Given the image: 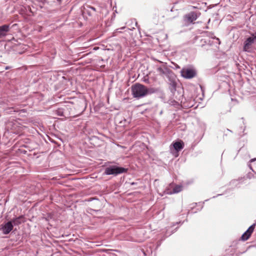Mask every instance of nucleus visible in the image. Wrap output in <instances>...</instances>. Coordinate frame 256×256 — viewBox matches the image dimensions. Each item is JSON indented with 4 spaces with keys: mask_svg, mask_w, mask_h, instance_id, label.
<instances>
[{
    "mask_svg": "<svg viewBox=\"0 0 256 256\" xmlns=\"http://www.w3.org/2000/svg\"><path fill=\"white\" fill-rule=\"evenodd\" d=\"M182 190V186L180 185H176V186L173 190L172 192H170V194H173L176 193H178L180 192H181Z\"/></svg>",
    "mask_w": 256,
    "mask_h": 256,
    "instance_id": "12",
    "label": "nucleus"
},
{
    "mask_svg": "<svg viewBox=\"0 0 256 256\" xmlns=\"http://www.w3.org/2000/svg\"><path fill=\"white\" fill-rule=\"evenodd\" d=\"M256 160V158L252 159V160H250V162H254V161Z\"/></svg>",
    "mask_w": 256,
    "mask_h": 256,
    "instance_id": "16",
    "label": "nucleus"
},
{
    "mask_svg": "<svg viewBox=\"0 0 256 256\" xmlns=\"http://www.w3.org/2000/svg\"><path fill=\"white\" fill-rule=\"evenodd\" d=\"M254 38H252V37H250L248 38L244 43V50L245 52H248V50L250 48V46H251L252 44L254 43Z\"/></svg>",
    "mask_w": 256,
    "mask_h": 256,
    "instance_id": "8",
    "label": "nucleus"
},
{
    "mask_svg": "<svg viewBox=\"0 0 256 256\" xmlns=\"http://www.w3.org/2000/svg\"><path fill=\"white\" fill-rule=\"evenodd\" d=\"M158 70L160 72L161 74H164V72L162 68H158Z\"/></svg>",
    "mask_w": 256,
    "mask_h": 256,
    "instance_id": "14",
    "label": "nucleus"
},
{
    "mask_svg": "<svg viewBox=\"0 0 256 256\" xmlns=\"http://www.w3.org/2000/svg\"><path fill=\"white\" fill-rule=\"evenodd\" d=\"M176 82L174 80H171L170 82V89L172 92L176 90Z\"/></svg>",
    "mask_w": 256,
    "mask_h": 256,
    "instance_id": "13",
    "label": "nucleus"
},
{
    "mask_svg": "<svg viewBox=\"0 0 256 256\" xmlns=\"http://www.w3.org/2000/svg\"><path fill=\"white\" fill-rule=\"evenodd\" d=\"M173 147L176 152H179L184 147V144L182 141L176 142L173 143Z\"/></svg>",
    "mask_w": 256,
    "mask_h": 256,
    "instance_id": "9",
    "label": "nucleus"
},
{
    "mask_svg": "<svg viewBox=\"0 0 256 256\" xmlns=\"http://www.w3.org/2000/svg\"><path fill=\"white\" fill-rule=\"evenodd\" d=\"M200 15V12H191L184 16V20L187 24L193 23Z\"/></svg>",
    "mask_w": 256,
    "mask_h": 256,
    "instance_id": "3",
    "label": "nucleus"
},
{
    "mask_svg": "<svg viewBox=\"0 0 256 256\" xmlns=\"http://www.w3.org/2000/svg\"><path fill=\"white\" fill-rule=\"evenodd\" d=\"M203 34H204V36H208L210 38H213V39H216L218 41V44H220V39L218 38H216L214 36V34L212 32H203Z\"/></svg>",
    "mask_w": 256,
    "mask_h": 256,
    "instance_id": "11",
    "label": "nucleus"
},
{
    "mask_svg": "<svg viewBox=\"0 0 256 256\" xmlns=\"http://www.w3.org/2000/svg\"><path fill=\"white\" fill-rule=\"evenodd\" d=\"M57 1L58 2H60L61 0H57Z\"/></svg>",
    "mask_w": 256,
    "mask_h": 256,
    "instance_id": "19",
    "label": "nucleus"
},
{
    "mask_svg": "<svg viewBox=\"0 0 256 256\" xmlns=\"http://www.w3.org/2000/svg\"><path fill=\"white\" fill-rule=\"evenodd\" d=\"M144 82H148V80H144Z\"/></svg>",
    "mask_w": 256,
    "mask_h": 256,
    "instance_id": "20",
    "label": "nucleus"
},
{
    "mask_svg": "<svg viewBox=\"0 0 256 256\" xmlns=\"http://www.w3.org/2000/svg\"><path fill=\"white\" fill-rule=\"evenodd\" d=\"M12 222V224L14 226H18L24 222V216H20L18 218H16L13 219Z\"/></svg>",
    "mask_w": 256,
    "mask_h": 256,
    "instance_id": "10",
    "label": "nucleus"
},
{
    "mask_svg": "<svg viewBox=\"0 0 256 256\" xmlns=\"http://www.w3.org/2000/svg\"><path fill=\"white\" fill-rule=\"evenodd\" d=\"M251 35L252 36V38H254V40L256 39V32L255 33L252 34Z\"/></svg>",
    "mask_w": 256,
    "mask_h": 256,
    "instance_id": "15",
    "label": "nucleus"
},
{
    "mask_svg": "<svg viewBox=\"0 0 256 256\" xmlns=\"http://www.w3.org/2000/svg\"><path fill=\"white\" fill-rule=\"evenodd\" d=\"M180 74L183 78L190 79L196 76V72L192 68H183L180 71Z\"/></svg>",
    "mask_w": 256,
    "mask_h": 256,
    "instance_id": "4",
    "label": "nucleus"
},
{
    "mask_svg": "<svg viewBox=\"0 0 256 256\" xmlns=\"http://www.w3.org/2000/svg\"><path fill=\"white\" fill-rule=\"evenodd\" d=\"M92 10H95V8H93V7H92Z\"/></svg>",
    "mask_w": 256,
    "mask_h": 256,
    "instance_id": "17",
    "label": "nucleus"
},
{
    "mask_svg": "<svg viewBox=\"0 0 256 256\" xmlns=\"http://www.w3.org/2000/svg\"><path fill=\"white\" fill-rule=\"evenodd\" d=\"M8 68H8V66H7V67H6V70H8Z\"/></svg>",
    "mask_w": 256,
    "mask_h": 256,
    "instance_id": "18",
    "label": "nucleus"
},
{
    "mask_svg": "<svg viewBox=\"0 0 256 256\" xmlns=\"http://www.w3.org/2000/svg\"><path fill=\"white\" fill-rule=\"evenodd\" d=\"M9 31V25L4 24L3 26H0V38L6 36Z\"/></svg>",
    "mask_w": 256,
    "mask_h": 256,
    "instance_id": "7",
    "label": "nucleus"
},
{
    "mask_svg": "<svg viewBox=\"0 0 256 256\" xmlns=\"http://www.w3.org/2000/svg\"><path fill=\"white\" fill-rule=\"evenodd\" d=\"M126 171V169L119 167L116 166H112L106 168L104 170V174L106 175H117L118 174H122Z\"/></svg>",
    "mask_w": 256,
    "mask_h": 256,
    "instance_id": "2",
    "label": "nucleus"
},
{
    "mask_svg": "<svg viewBox=\"0 0 256 256\" xmlns=\"http://www.w3.org/2000/svg\"><path fill=\"white\" fill-rule=\"evenodd\" d=\"M131 91L133 97L139 99L148 94L156 93L158 90L154 88H148L142 84L136 83L132 86Z\"/></svg>",
    "mask_w": 256,
    "mask_h": 256,
    "instance_id": "1",
    "label": "nucleus"
},
{
    "mask_svg": "<svg viewBox=\"0 0 256 256\" xmlns=\"http://www.w3.org/2000/svg\"><path fill=\"white\" fill-rule=\"evenodd\" d=\"M256 226V224H254L250 226L244 232L241 236V240L243 241L248 240L250 236L252 234Z\"/></svg>",
    "mask_w": 256,
    "mask_h": 256,
    "instance_id": "5",
    "label": "nucleus"
},
{
    "mask_svg": "<svg viewBox=\"0 0 256 256\" xmlns=\"http://www.w3.org/2000/svg\"><path fill=\"white\" fill-rule=\"evenodd\" d=\"M12 228L13 224L12 221L7 222L2 227L3 234H9L12 230Z\"/></svg>",
    "mask_w": 256,
    "mask_h": 256,
    "instance_id": "6",
    "label": "nucleus"
}]
</instances>
